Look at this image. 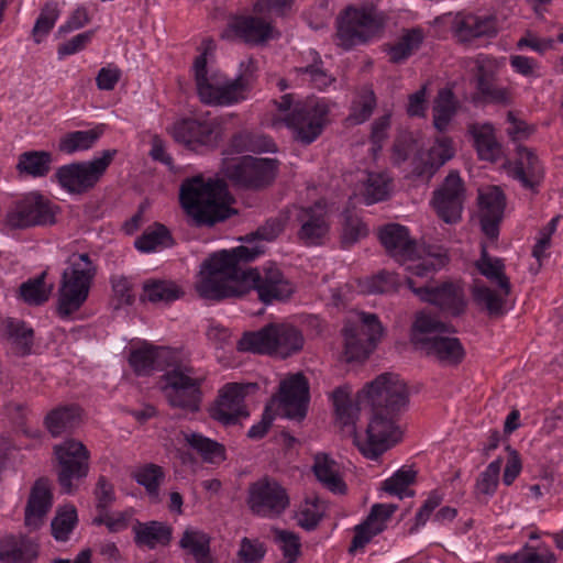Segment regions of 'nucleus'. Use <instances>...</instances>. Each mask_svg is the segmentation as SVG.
<instances>
[{"mask_svg":"<svg viewBox=\"0 0 563 563\" xmlns=\"http://www.w3.org/2000/svg\"><path fill=\"white\" fill-rule=\"evenodd\" d=\"M263 252V245L249 242L231 251L213 253L200 266L196 290L202 298L217 300L242 296L251 290H256L266 303L289 298L294 285L277 266L271 264L245 271L240 267V262L252 261Z\"/></svg>","mask_w":563,"mask_h":563,"instance_id":"f257e3e1","label":"nucleus"},{"mask_svg":"<svg viewBox=\"0 0 563 563\" xmlns=\"http://www.w3.org/2000/svg\"><path fill=\"white\" fill-rule=\"evenodd\" d=\"M379 239L387 252L408 273L407 284L411 291L424 302L440 307L450 314L463 312L466 300L460 285L443 284L441 287L418 286L415 278L427 283L449 262L446 250L441 246L417 245L404 225L390 223L379 232Z\"/></svg>","mask_w":563,"mask_h":563,"instance_id":"f03ea898","label":"nucleus"},{"mask_svg":"<svg viewBox=\"0 0 563 563\" xmlns=\"http://www.w3.org/2000/svg\"><path fill=\"white\" fill-rule=\"evenodd\" d=\"M129 364L136 375H150L164 364L172 368L164 375L163 394L173 407L196 411L201 398L200 384L203 376L180 362L179 352L164 346H154L143 340H134L129 346Z\"/></svg>","mask_w":563,"mask_h":563,"instance_id":"7ed1b4c3","label":"nucleus"},{"mask_svg":"<svg viewBox=\"0 0 563 563\" xmlns=\"http://www.w3.org/2000/svg\"><path fill=\"white\" fill-rule=\"evenodd\" d=\"M351 394L347 385L332 391L335 424L343 434L353 439V443L365 457L375 460L401 440L402 431L391 418L384 417L383 411L377 410H369L371 417L366 429L356 431L355 423L360 413L368 409L354 407Z\"/></svg>","mask_w":563,"mask_h":563,"instance_id":"20e7f679","label":"nucleus"},{"mask_svg":"<svg viewBox=\"0 0 563 563\" xmlns=\"http://www.w3.org/2000/svg\"><path fill=\"white\" fill-rule=\"evenodd\" d=\"M276 113L267 114L263 124L279 129L286 126L292 139L303 145L313 143L330 123V104L324 99L309 98L295 101L285 95L275 102Z\"/></svg>","mask_w":563,"mask_h":563,"instance_id":"39448f33","label":"nucleus"},{"mask_svg":"<svg viewBox=\"0 0 563 563\" xmlns=\"http://www.w3.org/2000/svg\"><path fill=\"white\" fill-rule=\"evenodd\" d=\"M179 200L196 224L212 225L236 212L225 184L218 178L196 176L187 179L180 187Z\"/></svg>","mask_w":563,"mask_h":563,"instance_id":"423d86ee","label":"nucleus"},{"mask_svg":"<svg viewBox=\"0 0 563 563\" xmlns=\"http://www.w3.org/2000/svg\"><path fill=\"white\" fill-rule=\"evenodd\" d=\"M384 27L385 16L376 3L356 0L335 18V44L345 51L365 45L377 38Z\"/></svg>","mask_w":563,"mask_h":563,"instance_id":"0eeeda50","label":"nucleus"},{"mask_svg":"<svg viewBox=\"0 0 563 563\" xmlns=\"http://www.w3.org/2000/svg\"><path fill=\"white\" fill-rule=\"evenodd\" d=\"M309 384L300 373L284 378L279 385V393L266 406L261 422L250 428L247 435L260 439L268 431L275 415L291 420H301L306 417L309 405Z\"/></svg>","mask_w":563,"mask_h":563,"instance_id":"6e6552de","label":"nucleus"},{"mask_svg":"<svg viewBox=\"0 0 563 563\" xmlns=\"http://www.w3.org/2000/svg\"><path fill=\"white\" fill-rule=\"evenodd\" d=\"M443 333V323L426 312H420L412 324L410 341L416 349L444 364L460 363L465 355L463 345L457 338Z\"/></svg>","mask_w":563,"mask_h":563,"instance_id":"1a4fd4ad","label":"nucleus"},{"mask_svg":"<svg viewBox=\"0 0 563 563\" xmlns=\"http://www.w3.org/2000/svg\"><path fill=\"white\" fill-rule=\"evenodd\" d=\"M95 276V266L87 254H73L68 258L58 289V313L67 317L87 300Z\"/></svg>","mask_w":563,"mask_h":563,"instance_id":"9d476101","label":"nucleus"},{"mask_svg":"<svg viewBox=\"0 0 563 563\" xmlns=\"http://www.w3.org/2000/svg\"><path fill=\"white\" fill-rule=\"evenodd\" d=\"M212 49V42H208L203 52L196 57L192 64L199 99L208 106L220 107H230L241 102L232 79L228 78L220 70L208 67V56Z\"/></svg>","mask_w":563,"mask_h":563,"instance_id":"9b49d317","label":"nucleus"},{"mask_svg":"<svg viewBox=\"0 0 563 563\" xmlns=\"http://www.w3.org/2000/svg\"><path fill=\"white\" fill-rule=\"evenodd\" d=\"M409 391L406 383L396 374L385 373L366 384L357 393L354 407L391 412L407 408Z\"/></svg>","mask_w":563,"mask_h":563,"instance_id":"f8f14e48","label":"nucleus"},{"mask_svg":"<svg viewBox=\"0 0 563 563\" xmlns=\"http://www.w3.org/2000/svg\"><path fill=\"white\" fill-rule=\"evenodd\" d=\"M385 329L376 314L352 312L343 329L344 356L347 362L365 360L384 336Z\"/></svg>","mask_w":563,"mask_h":563,"instance_id":"ddd939ff","label":"nucleus"},{"mask_svg":"<svg viewBox=\"0 0 563 563\" xmlns=\"http://www.w3.org/2000/svg\"><path fill=\"white\" fill-rule=\"evenodd\" d=\"M59 212V206L51 199L38 191H30L10 207L5 224L12 229L53 225Z\"/></svg>","mask_w":563,"mask_h":563,"instance_id":"4468645a","label":"nucleus"},{"mask_svg":"<svg viewBox=\"0 0 563 563\" xmlns=\"http://www.w3.org/2000/svg\"><path fill=\"white\" fill-rule=\"evenodd\" d=\"M115 154V150H106L91 161L64 165L56 170L55 178L65 191L82 194L100 180Z\"/></svg>","mask_w":563,"mask_h":563,"instance_id":"2eb2a0df","label":"nucleus"},{"mask_svg":"<svg viewBox=\"0 0 563 563\" xmlns=\"http://www.w3.org/2000/svg\"><path fill=\"white\" fill-rule=\"evenodd\" d=\"M53 450L58 466V483L66 494H71L77 489L76 482L89 474L90 452L75 439H67L54 445Z\"/></svg>","mask_w":563,"mask_h":563,"instance_id":"dca6fc26","label":"nucleus"},{"mask_svg":"<svg viewBox=\"0 0 563 563\" xmlns=\"http://www.w3.org/2000/svg\"><path fill=\"white\" fill-rule=\"evenodd\" d=\"M168 133L186 148L203 153L214 148L223 136V130L217 120L183 118L176 120Z\"/></svg>","mask_w":563,"mask_h":563,"instance_id":"f3484780","label":"nucleus"},{"mask_svg":"<svg viewBox=\"0 0 563 563\" xmlns=\"http://www.w3.org/2000/svg\"><path fill=\"white\" fill-rule=\"evenodd\" d=\"M247 505L253 514L274 519L282 516L290 505L289 495L277 481L264 477L249 487Z\"/></svg>","mask_w":563,"mask_h":563,"instance_id":"a211bd4d","label":"nucleus"},{"mask_svg":"<svg viewBox=\"0 0 563 563\" xmlns=\"http://www.w3.org/2000/svg\"><path fill=\"white\" fill-rule=\"evenodd\" d=\"M224 174L234 183L257 188L269 184L277 175V162L272 158H257L244 155L224 159Z\"/></svg>","mask_w":563,"mask_h":563,"instance_id":"6ab92c4d","label":"nucleus"},{"mask_svg":"<svg viewBox=\"0 0 563 563\" xmlns=\"http://www.w3.org/2000/svg\"><path fill=\"white\" fill-rule=\"evenodd\" d=\"M254 388L253 384H225L209 410L210 416L223 424H233L239 419L247 417L244 399Z\"/></svg>","mask_w":563,"mask_h":563,"instance_id":"aec40b11","label":"nucleus"},{"mask_svg":"<svg viewBox=\"0 0 563 563\" xmlns=\"http://www.w3.org/2000/svg\"><path fill=\"white\" fill-rule=\"evenodd\" d=\"M464 187L457 173H450L443 184L434 191L432 206L438 216L446 223L456 222L462 214Z\"/></svg>","mask_w":563,"mask_h":563,"instance_id":"412c9836","label":"nucleus"},{"mask_svg":"<svg viewBox=\"0 0 563 563\" xmlns=\"http://www.w3.org/2000/svg\"><path fill=\"white\" fill-rule=\"evenodd\" d=\"M506 200L500 188L485 187L478 191V217L482 232L490 241L499 234V224L504 218Z\"/></svg>","mask_w":563,"mask_h":563,"instance_id":"4be33fe9","label":"nucleus"},{"mask_svg":"<svg viewBox=\"0 0 563 563\" xmlns=\"http://www.w3.org/2000/svg\"><path fill=\"white\" fill-rule=\"evenodd\" d=\"M54 503L53 486L48 479L40 478L30 488L24 509V523L30 530L40 529Z\"/></svg>","mask_w":563,"mask_h":563,"instance_id":"5701e85b","label":"nucleus"},{"mask_svg":"<svg viewBox=\"0 0 563 563\" xmlns=\"http://www.w3.org/2000/svg\"><path fill=\"white\" fill-rule=\"evenodd\" d=\"M274 36V30L267 22L252 16H233L221 32L224 40H242L251 44H261Z\"/></svg>","mask_w":563,"mask_h":563,"instance_id":"b1692460","label":"nucleus"},{"mask_svg":"<svg viewBox=\"0 0 563 563\" xmlns=\"http://www.w3.org/2000/svg\"><path fill=\"white\" fill-rule=\"evenodd\" d=\"M518 158L505 166L507 173L522 187L534 190L543 180L544 168L538 156L527 147H518Z\"/></svg>","mask_w":563,"mask_h":563,"instance_id":"393cba45","label":"nucleus"},{"mask_svg":"<svg viewBox=\"0 0 563 563\" xmlns=\"http://www.w3.org/2000/svg\"><path fill=\"white\" fill-rule=\"evenodd\" d=\"M453 156L454 147L452 140L445 136L438 137L427 151L420 152L415 157L413 172L429 180Z\"/></svg>","mask_w":563,"mask_h":563,"instance_id":"a878e982","label":"nucleus"},{"mask_svg":"<svg viewBox=\"0 0 563 563\" xmlns=\"http://www.w3.org/2000/svg\"><path fill=\"white\" fill-rule=\"evenodd\" d=\"M327 209L322 203H316L312 208L301 209L298 214L301 222L299 239L307 245H317L322 243L328 233V222L325 219Z\"/></svg>","mask_w":563,"mask_h":563,"instance_id":"bb28decb","label":"nucleus"},{"mask_svg":"<svg viewBox=\"0 0 563 563\" xmlns=\"http://www.w3.org/2000/svg\"><path fill=\"white\" fill-rule=\"evenodd\" d=\"M467 132L479 159L494 163L503 156V146L496 139L493 124L472 123Z\"/></svg>","mask_w":563,"mask_h":563,"instance_id":"cd10ccee","label":"nucleus"},{"mask_svg":"<svg viewBox=\"0 0 563 563\" xmlns=\"http://www.w3.org/2000/svg\"><path fill=\"white\" fill-rule=\"evenodd\" d=\"M312 472L318 482L333 494H344L346 492L342 468L328 454H316Z\"/></svg>","mask_w":563,"mask_h":563,"instance_id":"c85d7f7f","label":"nucleus"},{"mask_svg":"<svg viewBox=\"0 0 563 563\" xmlns=\"http://www.w3.org/2000/svg\"><path fill=\"white\" fill-rule=\"evenodd\" d=\"M37 554V543L25 537L8 536L0 541V561L2 563H32Z\"/></svg>","mask_w":563,"mask_h":563,"instance_id":"c756f323","label":"nucleus"},{"mask_svg":"<svg viewBox=\"0 0 563 563\" xmlns=\"http://www.w3.org/2000/svg\"><path fill=\"white\" fill-rule=\"evenodd\" d=\"M358 181L360 184L354 189V196L366 205L379 202L389 196L390 180L384 173L362 174Z\"/></svg>","mask_w":563,"mask_h":563,"instance_id":"7c9ffc66","label":"nucleus"},{"mask_svg":"<svg viewBox=\"0 0 563 563\" xmlns=\"http://www.w3.org/2000/svg\"><path fill=\"white\" fill-rule=\"evenodd\" d=\"M134 541L140 548L156 549L170 542L172 529L161 521L136 522L133 526Z\"/></svg>","mask_w":563,"mask_h":563,"instance_id":"2f4dec72","label":"nucleus"},{"mask_svg":"<svg viewBox=\"0 0 563 563\" xmlns=\"http://www.w3.org/2000/svg\"><path fill=\"white\" fill-rule=\"evenodd\" d=\"M106 132V124L99 123L89 130L65 134L58 142V150L65 154H75L90 150Z\"/></svg>","mask_w":563,"mask_h":563,"instance_id":"473e14b6","label":"nucleus"},{"mask_svg":"<svg viewBox=\"0 0 563 563\" xmlns=\"http://www.w3.org/2000/svg\"><path fill=\"white\" fill-rule=\"evenodd\" d=\"M474 265L481 275L494 283L504 294L510 291V283L505 274V264L501 258L488 254L486 243L482 244L481 256Z\"/></svg>","mask_w":563,"mask_h":563,"instance_id":"72a5a7b5","label":"nucleus"},{"mask_svg":"<svg viewBox=\"0 0 563 563\" xmlns=\"http://www.w3.org/2000/svg\"><path fill=\"white\" fill-rule=\"evenodd\" d=\"M276 333L274 323L261 330L245 332L238 342V350L254 354L274 355Z\"/></svg>","mask_w":563,"mask_h":563,"instance_id":"f704fd0d","label":"nucleus"},{"mask_svg":"<svg viewBox=\"0 0 563 563\" xmlns=\"http://www.w3.org/2000/svg\"><path fill=\"white\" fill-rule=\"evenodd\" d=\"M307 57L312 63L306 66H300L294 71L297 85H305L310 82L319 89H323L330 86L333 81V78L321 68V60L318 53L310 49L307 53Z\"/></svg>","mask_w":563,"mask_h":563,"instance_id":"c9c22d12","label":"nucleus"},{"mask_svg":"<svg viewBox=\"0 0 563 563\" xmlns=\"http://www.w3.org/2000/svg\"><path fill=\"white\" fill-rule=\"evenodd\" d=\"M78 521V511L73 504L59 505L51 522L53 538L59 542L67 541Z\"/></svg>","mask_w":563,"mask_h":563,"instance_id":"e433bc0d","label":"nucleus"},{"mask_svg":"<svg viewBox=\"0 0 563 563\" xmlns=\"http://www.w3.org/2000/svg\"><path fill=\"white\" fill-rule=\"evenodd\" d=\"M181 549L190 553L197 563H211L210 538L203 531L189 527L179 541Z\"/></svg>","mask_w":563,"mask_h":563,"instance_id":"4c0bfd02","label":"nucleus"},{"mask_svg":"<svg viewBox=\"0 0 563 563\" xmlns=\"http://www.w3.org/2000/svg\"><path fill=\"white\" fill-rule=\"evenodd\" d=\"M276 333L274 355L287 357L300 351L303 346V336L296 328L285 323H274Z\"/></svg>","mask_w":563,"mask_h":563,"instance_id":"58836bf2","label":"nucleus"},{"mask_svg":"<svg viewBox=\"0 0 563 563\" xmlns=\"http://www.w3.org/2000/svg\"><path fill=\"white\" fill-rule=\"evenodd\" d=\"M423 33L419 29L405 31L398 40L387 46L386 52L394 63H400L411 56L422 44Z\"/></svg>","mask_w":563,"mask_h":563,"instance_id":"ea45409f","label":"nucleus"},{"mask_svg":"<svg viewBox=\"0 0 563 563\" xmlns=\"http://www.w3.org/2000/svg\"><path fill=\"white\" fill-rule=\"evenodd\" d=\"M52 161V155L48 152L30 151L19 156L16 169L21 175L34 178L43 177L49 172Z\"/></svg>","mask_w":563,"mask_h":563,"instance_id":"a19ab883","label":"nucleus"},{"mask_svg":"<svg viewBox=\"0 0 563 563\" xmlns=\"http://www.w3.org/2000/svg\"><path fill=\"white\" fill-rule=\"evenodd\" d=\"M181 289L173 282L147 280L143 285L142 299L153 303H167L181 296Z\"/></svg>","mask_w":563,"mask_h":563,"instance_id":"79ce46f5","label":"nucleus"},{"mask_svg":"<svg viewBox=\"0 0 563 563\" xmlns=\"http://www.w3.org/2000/svg\"><path fill=\"white\" fill-rule=\"evenodd\" d=\"M183 435L186 443L196 450L206 462L217 464L224 461V448L218 442L195 432H186Z\"/></svg>","mask_w":563,"mask_h":563,"instance_id":"37998d69","label":"nucleus"},{"mask_svg":"<svg viewBox=\"0 0 563 563\" xmlns=\"http://www.w3.org/2000/svg\"><path fill=\"white\" fill-rule=\"evenodd\" d=\"M456 32L462 40L492 36L497 33L496 20L492 16L467 15L460 22Z\"/></svg>","mask_w":563,"mask_h":563,"instance_id":"c03bdc74","label":"nucleus"},{"mask_svg":"<svg viewBox=\"0 0 563 563\" xmlns=\"http://www.w3.org/2000/svg\"><path fill=\"white\" fill-rule=\"evenodd\" d=\"M79 419L77 407H63L52 410L45 418L47 430L53 437H59L71 430Z\"/></svg>","mask_w":563,"mask_h":563,"instance_id":"a18cd8bd","label":"nucleus"},{"mask_svg":"<svg viewBox=\"0 0 563 563\" xmlns=\"http://www.w3.org/2000/svg\"><path fill=\"white\" fill-rule=\"evenodd\" d=\"M230 147L236 153H263L276 151V144L269 137L250 132H243L235 135Z\"/></svg>","mask_w":563,"mask_h":563,"instance_id":"49530a36","label":"nucleus"},{"mask_svg":"<svg viewBox=\"0 0 563 563\" xmlns=\"http://www.w3.org/2000/svg\"><path fill=\"white\" fill-rule=\"evenodd\" d=\"M456 112V101L451 90L443 89L439 92L433 104V124L439 131H444Z\"/></svg>","mask_w":563,"mask_h":563,"instance_id":"de8ad7c7","label":"nucleus"},{"mask_svg":"<svg viewBox=\"0 0 563 563\" xmlns=\"http://www.w3.org/2000/svg\"><path fill=\"white\" fill-rule=\"evenodd\" d=\"M325 511V504L316 496L306 498L296 511V519L300 527L311 530L317 527Z\"/></svg>","mask_w":563,"mask_h":563,"instance_id":"09e8293b","label":"nucleus"},{"mask_svg":"<svg viewBox=\"0 0 563 563\" xmlns=\"http://www.w3.org/2000/svg\"><path fill=\"white\" fill-rule=\"evenodd\" d=\"M134 244L143 253L159 252L170 244V235L164 225L155 224L136 239Z\"/></svg>","mask_w":563,"mask_h":563,"instance_id":"8fccbe9b","label":"nucleus"},{"mask_svg":"<svg viewBox=\"0 0 563 563\" xmlns=\"http://www.w3.org/2000/svg\"><path fill=\"white\" fill-rule=\"evenodd\" d=\"M4 331L16 354L24 355L31 351L33 332L23 322L8 319Z\"/></svg>","mask_w":563,"mask_h":563,"instance_id":"3c124183","label":"nucleus"},{"mask_svg":"<svg viewBox=\"0 0 563 563\" xmlns=\"http://www.w3.org/2000/svg\"><path fill=\"white\" fill-rule=\"evenodd\" d=\"M133 478L143 486L151 498L157 500L158 487L164 479L163 470L155 464H145L133 471Z\"/></svg>","mask_w":563,"mask_h":563,"instance_id":"603ef678","label":"nucleus"},{"mask_svg":"<svg viewBox=\"0 0 563 563\" xmlns=\"http://www.w3.org/2000/svg\"><path fill=\"white\" fill-rule=\"evenodd\" d=\"M134 517V510L132 508L121 511L104 510L100 514H96L92 518V523L96 526H106L109 532L117 533L124 531L129 528Z\"/></svg>","mask_w":563,"mask_h":563,"instance_id":"864d4df0","label":"nucleus"},{"mask_svg":"<svg viewBox=\"0 0 563 563\" xmlns=\"http://www.w3.org/2000/svg\"><path fill=\"white\" fill-rule=\"evenodd\" d=\"M497 563H555V556L549 548L534 550L526 547L512 555H499Z\"/></svg>","mask_w":563,"mask_h":563,"instance_id":"5fc2aeb1","label":"nucleus"},{"mask_svg":"<svg viewBox=\"0 0 563 563\" xmlns=\"http://www.w3.org/2000/svg\"><path fill=\"white\" fill-rule=\"evenodd\" d=\"M375 106L376 100L373 90L365 88L353 100L347 122L350 124H361L365 122L371 117Z\"/></svg>","mask_w":563,"mask_h":563,"instance_id":"6e6d98bb","label":"nucleus"},{"mask_svg":"<svg viewBox=\"0 0 563 563\" xmlns=\"http://www.w3.org/2000/svg\"><path fill=\"white\" fill-rule=\"evenodd\" d=\"M257 77V65L249 58L240 64L238 75L232 79L234 89L236 90L240 101L247 99L250 91Z\"/></svg>","mask_w":563,"mask_h":563,"instance_id":"4d7b16f0","label":"nucleus"},{"mask_svg":"<svg viewBox=\"0 0 563 563\" xmlns=\"http://www.w3.org/2000/svg\"><path fill=\"white\" fill-rule=\"evenodd\" d=\"M498 289L499 290L497 292L487 287H477L474 290L475 300L485 306L492 314L504 313L509 309L507 307V297L510 291L508 294H504L500 288Z\"/></svg>","mask_w":563,"mask_h":563,"instance_id":"13d9d810","label":"nucleus"},{"mask_svg":"<svg viewBox=\"0 0 563 563\" xmlns=\"http://www.w3.org/2000/svg\"><path fill=\"white\" fill-rule=\"evenodd\" d=\"M52 292V285L45 282L44 275L22 284L20 295L29 305H41Z\"/></svg>","mask_w":563,"mask_h":563,"instance_id":"bf43d9fd","label":"nucleus"},{"mask_svg":"<svg viewBox=\"0 0 563 563\" xmlns=\"http://www.w3.org/2000/svg\"><path fill=\"white\" fill-rule=\"evenodd\" d=\"M398 286L397 276L393 273L382 272L375 276L358 282V289L362 294H383L396 289Z\"/></svg>","mask_w":563,"mask_h":563,"instance_id":"052dcab7","label":"nucleus"},{"mask_svg":"<svg viewBox=\"0 0 563 563\" xmlns=\"http://www.w3.org/2000/svg\"><path fill=\"white\" fill-rule=\"evenodd\" d=\"M274 541L283 553L287 563H295L300 555V539L288 530L274 529Z\"/></svg>","mask_w":563,"mask_h":563,"instance_id":"680f3d73","label":"nucleus"},{"mask_svg":"<svg viewBox=\"0 0 563 563\" xmlns=\"http://www.w3.org/2000/svg\"><path fill=\"white\" fill-rule=\"evenodd\" d=\"M503 461L496 459L488 464V466L481 473L477 483L476 492L479 495L490 497L495 494L498 483Z\"/></svg>","mask_w":563,"mask_h":563,"instance_id":"e2e57ef3","label":"nucleus"},{"mask_svg":"<svg viewBox=\"0 0 563 563\" xmlns=\"http://www.w3.org/2000/svg\"><path fill=\"white\" fill-rule=\"evenodd\" d=\"M504 65L505 58H496L486 55H479L470 63L468 68L472 71H476L478 88L481 85V80L483 84H487L486 79L497 74Z\"/></svg>","mask_w":563,"mask_h":563,"instance_id":"0e129e2a","label":"nucleus"},{"mask_svg":"<svg viewBox=\"0 0 563 563\" xmlns=\"http://www.w3.org/2000/svg\"><path fill=\"white\" fill-rule=\"evenodd\" d=\"M415 479V472L411 470H399L384 482V490L389 495L405 498L411 495L410 484Z\"/></svg>","mask_w":563,"mask_h":563,"instance_id":"69168bd1","label":"nucleus"},{"mask_svg":"<svg viewBox=\"0 0 563 563\" xmlns=\"http://www.w3.org/2000/svg\"><path fill=\"white\" fill-rule=\"evenodd\" d=\"M396 509L397 506L393 504L374 505L363 522H365L369 529H373V532L380 533L386 528L388 520Z\"/></svg>","mask_w":563,"mask_h":563,"instance_id":"338daca9","label":"nucleus"},{"mask_svg":"<svg viewBox=\"0 0 563 563\" xmlns=\"http://www.w3.org/2000/svg\"><path fill=\"white\" fill-rule=\"evenodd\" d=\"M265 553V545L260 540L243 538L238 556L242 563H260Z\"/></svg>","mask_w":563,"mask_h":563,"instance_id":"774afa93","label":"nucleus"}]
</instances>
